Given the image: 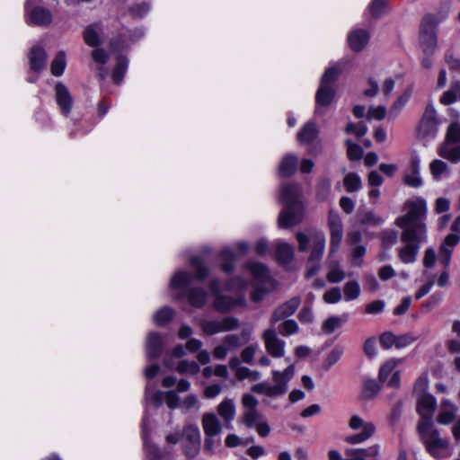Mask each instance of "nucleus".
<instances>
[{"label":"nucleus","mask_w":460,"mask_h":460,"mask_svg":"<svg viewBox=\"0 0 460 460\" xmlns=\"http://www.w3.org/2000/svg\"><path fill=\"white\" fill-rule=\"evenodd\" d=\"M252 329L244 328L241 333L228 334L224 337L223 342L226 345L230 351L237 349L239 347L248 343L252 339Z\"/></svg>","instance_id":"a878e982"},{"label":"nucleus","mask_w":460,"mask_h":460,"mask_svg":"<svg viewBox=\"0 0 460 460\" xmlns=\"http://www.w3.org/2000/svg\"><path fill=\"white\" fill-rule=\"evenodd\" d=\"M29 58L31 68L36 72L40 71L46 66L47 54L45 50L39 46H35L31 49Z\"/></svg>","instance_id":"7c9ffc66"},{"label":"nucleus","mask_w":460,"mask_h":460,"mask_svg":"<svg viewBox=\"0 0 460 460\" xmlns=\"http://www.w3.org/2000/svg\"><path fill=\"white\" fill-rule=\"evenodd\" d=\"M444 142L460 143V123L458 121L450 123Z\"/></svg>","instance_id":"603ef678"},{"label":"nucleus","mask_w":460,"mask_h":460,"mask_svg":"<svg viewBox=\"0 0 460 460\" xmlns=\"http://www.w3.org/2000/svg\"><path fill=\"white\" fill-rule=\"evenodd\" d=\"M219 258L221 260V270L226 273H230L234 269L235 256L229 247L221 250Z\"/></svg>","instance_id":"e433bc0d"},{"label":"nucleus","mask_w":460,"mask_h":460,"mask_svg":"<svg viewBox=\"0 0 460 460\" xmlns=\"http://www.w3.org/2000/svg\"><path fill=\"white\" fill-rule=\"evenodd\" d=\"M265 349L273 358H282L285 355L286 342L279 339L275 325L264 331L262 334Z\"/></svg>","instance_id":"f3484780"},{"label":"nucleus","mask_w":460,"mask_h":460,"mask_svg":"<svg viewBox=\"0 0 460 460\" xmlns=\"http://www.w3.org/2000/svg\"><path fill=\"white\" fill-rule=\"evenodd\" d=\"M348 425L352 430L362 429L360 432L347 436L344 438L345 442L351 445L362 444L367 441L376 432V426L373 422L365 421L363 418L357 414L350 417Z\"/></svg>","instance_id":"f8f14e48"},{"label":"nucleus","mask_w":460,"mask_h":460,"mask_svg":"<svg viewBox=\"0 0 460 460\" xmlns=\"http://www.w3.org/2000/svg\"><path fill=\"white\" fill-rule=\"evenodd\" d=\"M200 327L205 334L214 335L237 329L239 327V320L232 316L216 320H202Z\"/></svg>","instance_id":"dca6fc26"},{"label":"nucleus","mask_w":460,"mask_h":460,"mask_svg":"<svg viewBox=\"0 0 460 460\" xmlns=\"http://www.w3.org/2000/svg\"><path fill=\"white\" fill-rule=\"evenodd\" d=\"M301 187L297 183H288L282 186L279 200L285 208L279 216V226L288 228L298 224L302 219L303 208L299 201Z\"/></svg>","instance_id":"20e7f679"},{"label":"nucleus","mask_w":460,"mask_h":460,"mask_svg":"<svg viewBox=\"0 0 460 460\" xmlns=\"http://www.w3.org/2000/svg\"><path fill=\"white\" fill-rule=\"evenodd\" d=\"M397 238L398 234L394 230L384 231L382 235L383 247L385 249H389L390 247L396 243Z\"/></svg>","instance_id":"0e129e2a"},{"label":"nucleus","mask_w":460,"mask_h":460,"mask_svg":"<svg viewBox=\"0 0 460 460\" xmlns=\"http://www.w3.org/2000/svg\"><path fill=\"white\" fill-rule=\"evenodd\" d=\"M403 181L406 185L412 188H420L422 186L423 181L419 172L407 173L404 176Z\"/></svg>","instance_id":"338daca9"},{"label":"nucleus","mask_w":460,"mask_h":460,"mask_svg":"<svg viewBox=\"0 0 460 460\" xmlns=\"http://www.w3.org/2000/svg\"><path fill=\"white\" fill-rule=\"evenodd\" d=\"M149 420L146 415L142 420V437L144 450L148 460H159L162 457L159 448L153 445L148 438Z\"/></svg>","instance_id":"4be33fe9"},{"label":"nucleus","mask_w":460,"mask_h":460,"mask_svg":"<svg viewBox=\"0 0 460 460\" xmlns=\"http://www.w3.org/2000/svg\"><path fill=\"white\" fill-rule=\"evenodd\" d=\"M429 388V379L427 374H422L415 382L414 385V394L416 396L428 394L427 390Z\"/></svg>","instance_id":"052dcab7"},{"label":"nucleus","mask_w":460,"mask_h":460,"mask_svg":"<svg viewBox=\"0 0 460 460\" xmlns=\"http://www.w3.org/2000/svg\"><path fill=\"white\" fill-rule=\"evenodd\" d=\"M262 420V415L257 409L246 410L243 414V423L248 428L255 427Z\"/></svg>","instance_id":"09e8293b"},{"label":"nucleus","mask_w":460,"mask_h":460,"mask_svg":"<svg viewBox=\"0 0 460 460\" xmlns=\"http://www.w3.org/2000/svg\"><path fill=\"white\" fill-rule=\"evenodd\" d=\"M437 406L435 397L429 394H424L417 396V411L420 415V421L427 419L432 420L433 412Z\"/></svg>","instance_id":"aec40b11"},{"label":"nucleus","mask_w":460,"mask_h":460,"mask_svg":"<svg viewBox=\"0 0 460 460\" xmlns=\"http://www.w3.org/2000/svg\"><path fill=\"white\" fill-rule=\"evenodd\" d=\"M164 400L166 405L170 409H176L181 406L180 397L175 391H168L164 393Z\"/></svg>","instance_id":"774afa93"},{"label":"nucleus","mask_w":460,"mask_h":460,"mask_svg":"<svg viewBox=\"0 0 460 460\" xmlns=\"http://www.w3.org/2000/svg\"><path fill=\"white\" fill-rule=\"evenodd\" d=\"M345 278V272L338 264L333 265L327 274V279L331 283H339Z\"/></svg>","instance_id":"bf43d9fd"},{"label":"nucleus","mask_w":460,"mask_h":460,"mask_svg":"<svg viewBox=\"0 0 460 460\" xmlns=\"http://www.w3.org/2000/svg\"><path fill=\"white\" fill-rule=\"evenodd\" d=\"M343 184L348 192H355L361 189L362 181L358 174L349 172L344 177Z\"/></svg>","instance_id":"a19ab883"},{"label":"nucleus","mask_w":460,"mask_h":460,"mask_svg":"<svg viewBox=\"0 0 460 460\" xmlns=\"http://www.w3.org/2000/svg\"><path fill=\"white\" fill-rule=\"evenodd\" d=\"M164 398V393L152 390L149 385H146L145 393V400L146 403H150L157 408L163 403Z\"/></svg>","instance_id":"49530a36"},{"label":"nucleus","mask_w":460,"mask_h":460,"mask_svg":"<svg viewBox=\"0 0 460 460\" xmlns=\"http://www.w3.org/2000/svg\"><path fill=\"white\" fill-rule=\"evenodd\" d=\"M174 315V311L168 306H164L156 311L153 316L154 323L162 326L170 322Z\"/></svg>","instance_id":"79ce46f5"},{"label":"nucleus","mask_w":460,"mask_h":460,"mask_svg":"<svg viewBox=\"0 0 460 460\" xmlns=\"http://www.w3.org/2000/svg\"><path fill=\"white\" fill-rule=\"evenodd\" d=\"M164 346L163 337L157 332H151L146 338V355L149 360L157 358Z\"/></svg>","instance_id":"393cba45"},{"label":"nucleus","mask_w":460,"mask_h":460,"mask_svg":"<svg viewBox=\"0 0 460 460\" xmlns=\"http://www.w3.org/2000/svg\"><path fill=\"white\" fill-rule=\"evenodd\" d=\"M334 90L332 86L320 84L316 93L315 100L317 106H328L334 97Z\"/></svg>","instance_id":"c9c22d12"},{"label":"nucleus","mask_w":460,"mask_h":460,"mask_svg":"<svg viewBox=\"0 0 460 460\" xmlns=\"http://www.w3.org/2000/svg\"><path fill=\"white\" fill-rule=\"evenodd\" d=\"M258 349V343H254L245 347L241 352L242 360L247 364H252L253 362V358Z\"/></svg>","instance_id":"e2e57ef3"},{"label":"nucleus","mask_w":460,"mask_h":460,"mask_svg":"<svg viewBox=\"0 0 460 460\" xmlns=\"http://www.w3.org/2000/svg\"><path fill=\"white\" fill-rule=\"evenodd\" d=\"M388 0H372L368 5V11L373 17H379L383 14Z\"/></svg>","instance_id":"13d9d810"},{"label":"nucleus","mask_w":460,"mask_h":460,"mask_svg":"<svg viewBox=\"0 0 460 460\" xmlns=\"http://www.w3.org/2000/svg\"><path fill=\"white\" fill-rule=\"evenodd\" d=\"M202 428L205 436H219L222 424L215 413L207 412L202 417Z\"/></svg>","instance_id":"c85d7f7f"},{"label":"nucleus","mask_w":460,"mask_h":460,"mask_svg":"<svg viewBox=\"0 0 460 460\" xmlns=\"http://www.w3.org/2000/svg\"><path fill=\"white\" fill-rule=\"evenodd\" d=\"M438 155L453 164L460 161V142H443L438 147Z\"/></svg>","instance_id":"bb28decb"},{"label":"nucleus","mask_w":460,"mask_h":460,"mask_svg":"<svg viewBox=\"0 0 460 460\" xmlns=\"http://www.w3.org/2000/svg\"><path fill=\"white\" fill-rule=\"evenodd\" d=\"M341 70L337 66H332L328 67L322 76L321 84L332 86V84L338 78Z\"/></svg>","instance_id":"5fc2aeb1"},{"label":"nucleus","mask_w":460,"mask_h":460,"mask_svg":"<svg viewBox=\"0 0 460 460\" xmlns=\"http://www.w3.org/2000/svg\"><path fill=\"white\" fill-rule=\"evenodd\" d=\"M379 445H372L367 448H347L346 460H379Z\"/></svg>","instance_id":"a211bd4d"},{"label":"nucleus","mask_w":460,"mask_h":460,"mask_svg":"<svg viewBox=\"0 0 460 460\" xmlns=\"http://www.w3.org/2000/svg\"><path fill=\"white\" fill-rule=\"evenodd\" d=\"M369 32L365 29H355L348 35L349 48L355 51H361L369 41Z\"/></svg>","instance_id":"b1692460"},{"label":"nucleus","mask_w":460,"mask_h":460,"mask_svg":"<svg viewBox=\"0 0 460 460\" xmlns=\"http://www.w3.org/2000/svg\"><path fill=\"white\" fill-rule=\"evenodd\" d=\"M439 120L432 102H429L417 125V137L422 141L435 139L438 132Z\"/></svg>","instance_id":"1a4fd4ad"},{"label":"nucleus","mask_w":460,"mask_h":460,"mask_svg":"<svg viewBox=\"0 0 460 460\" xmlns=\"http://www.w3.org/2000/svg\"><path fill=\"white\" fill-rule=\"evenodd\" d=\"M190 266L195 270V275L181 270L176 271L170 279L169 288L172 291H178L174 296L176 300L187 297L190 305L200 308L207 302L208 293L203 288H189V285L194 278L203 281L208 277L209 270L200 256L192 257Z\"/></svg>","instance_id":"f257e3e1"},{"label":"nucleus","mask_w":460,"mask_h":460,"mask_svg":"<svg viewBox=\"0 0 460 460\" xmlns=\"http://www.w3.org/2000/svg\"><path fill=\"white\" fill-rule=\"evenodd\" d=\"M128 60L124 56H119L117 59V64L112 71V80L115 84H119L122 82L126 71L128 69Z\"/></svg>","instance_id":"ea45409f"},{"label":"nucleus","mask_w":460,"mask_h":460,"mask_svg":"<svg viewBox=\"0 0 460 460\" xmlns=\"http://www.w3.org/2000/svg\"><path fill=\"white\" fill-rule=\"evenodd\" d=\"M175 370L181 375H196L199 372V366L195 361L181 360L174 367Z\"/></svg>","instance_id":"c03bdc74"},{"label":"nucleus","mask_w":460,"mask_h":460,"mask_svg":"<svg viewBox=\"0 0 460 460\" xmlns=\"http://www.w3.org/2000/svg\"><path fill=\"white\" fill-rule=\"evenodd\" d=\"M66 66V54L64 51H59L51 63L50 70L53 75L59 76L64 73Z\"/></svg>","instance_id":"a18cd8bd"},{"label":"nucleus","mask_w":460,"mask_h":460,"mask_svg":"<svg viewBox=\"0 0 460 460\" xmlns=\"http://www.w3.org/2000/svg\"><path fill=\"white\" fill-rule=\"evenodd\" d=\"M344 298L346 301H351L358 298L360 295V287L359 284L351 280L345 284L343 288Z\"/></svg>","instance_id":"de8ad7c7"},{"label":"nucleus","mask_w":460,"mask_h":460,"mask_svg":"<svg viewBox=\"0 0 460 460\" xmlns=\"http://www.w3.org/2000/svg\"><path fill=\"white\" fill-rule=\"evenodd\" d=\"M346 133L354 134L357 137H363L367 131V127L364 122L349 123L345 128Z\"/></svg>","instance_id":"6e6d98bb"},{"label":"nucleus","mask_w":460,"mask_h":460,"mask_svg":"<svg viewBox=\"0 0 460 460\" xmlns=\"http://www.w3.org/2000/svg\"><path fill=\"white\" fill-rule=\"evenodd\" d=\"M298 158L294 154H287L280 161L278 173L280 177H289L293 175L297 167Z\"/></svg>","instance_id":"c756f323"},{"label":"nucleus","mask_w":460,"mask_h":460,"mask_svg":"<svg viewBox=\"0 0 460 460\" xmlns=\"http://www.w3.org/2000/svg\"><path fill=\"white\" fill-rule=\"evenodd\" d=\"M298 331V324L295 320H286L279 326V332L283 336H290Z\"/></svg>","instance_id":"4d7b16f0"},{"label":"nucleus","mask_w":460,"mask_h":460,"mask_svg":"<svg viewBox=\"0 0 460 460\" xmlns=\"http://www.w3.org/2000/svg\"><path fill=\"white\" fill-rule=\"evenodd\" d=\"M301 300L298 296H294L277 307L270 318V325H275L279 321L292 315L298 306Z\"/></svg>","instance_id":"6ab92c4d"},{"label":"nucleus","mask_w":460,"mask_h":460,"mask_svg":"<svg viewBox=\"0 0 460 460\" xmlns=\"http://www.w3.org/2000/svg\"><path fill=\"white\" fill-rule=\"evenodd\" d=\"M248 282L241 277L230 279L225 285V290L237 294L235 298L222 295L223 289L217 279H213L209 283V289L215 296L214 308L219 313H228L236 307H243L246 305L245 291Z\"/></svg>","instance_id":"f03ea898"},{"label":"nucleus","mask_w":460,"mask_h":460,"mask_svg":"<svg viewBox=\"0 0 460 460\" xmlns=\"http://www.w3.org/2000/svg\"><path fill=\"white\" fill-rule=\"evenodd\" d=\"M55 95L56 102L61 112L65 115L69 114L73 105V98L66 86L61 83L57 84L55 87Z\"/></svg>","instance_id":"5701e85b"},{"label":"nucleus","mask_w":460,"mask_h":460,"mask_svg":"<svg viewBox=\"0 0 460 460\" xmlns=\"http://www.w3.org/2000/svg\"><path fill=\"white\" fill-rule=\"evenodd\" d=\"M295 367L288 366L283 372L273 370L272 380L274 385L267 382H261L253 385L251 387L252 392L258 394H264L267 397H279L284 395L288 391V384L293 378Z\"/></svg>","instance_id":"423d86ee"},{"label":"nucleus","mask_w":460,"mask_h":460,"mask_svg":"<svg viewBox=\"0 0 460 460\" xmlns=\"http://www.w3.org/2000/svg\"><path fill=\"white\" fill-rule=\"evenodd\" d=\"M185 355V349L182 345H177L172 352L166 353L164 358V365L168 367L169 369H173L174 365L172 362V358H182Z\"/></svg>","instance_id":"3c124183"},{"label":"nucleus","mask_w":460,"mask_h":460,"mask_svg":"<svg viewBox=\"0 0 460 460\" xmlns=\"http://www.w3.org/2000/svg\"><path fill=\"white\" fill-rule=\"evenodd\" d=\"M182 448L188 458H193L199 453L200 431L197 425L187 424L182 431Z\"/></svg>","instance_id":"2eb2a0df"},{"label":"nucleus","mask_w":460,"mask_h":460,"mask_svg":"<svg viewBox=\"0 0 460 460\" xmlns=\"http://www.w3.org/2000/svg\"><path fill=\"white\" fill-rule=\"evenodd\" d=\"M102 28L99 24L89 25L84 31V42L90 47H96L100 43Z\"/></svg>","instance_id":"4c0bfd02"},{"label":"nucleus","mask_w":460,"mask_h":460,"mask_svg":"<svg viewBox=\"0 0 460 460\" xmlns=\"http://www.w3.org/2000/svg\"><path fill=\"white\" fill-rule=\"evenodd\" d=\"M402 362L401 359H389L386 361L379 370V380L381 382H385L389 375L394 371V369L397 367L398 364Z\"/></svg>","instance_id":"864d4df0"},{"label":"nucleus","mask_w":460,"mask_h":460,"mask_svg":"<svg viewBox=\"0 0 460 460\" xmlns=\"http://www.w3.org/2000/svg\"><path fill=\"white\" fill-rule=\"evenodd\" d=\"M346 145H347L348 157L350 160H358L362 157L363 150L358 144H355V143L351 142L350 140H347Z\"/></svg>","instance_id":"680f3d73"},{"label":"nucleus","mask_w":460,"mask_h":460,"mask_svg":"<svg viewBox=\"0 0 460 460\" xmlns=\"http://www.w3.org/2000/svg\"><path fill=\"white\" fill-rule=\"evenodd\" d=\"M412 91L413 87L410 85L400 96L397 97V99L394 101V102L393 103L389 110L390 117L395 118L402 112L405 105L410 101L412 94Z\"/></svg>","instance_id":"473e14b6"},{"label":"nucleus","mask_w":460,"mask_h":460,"mask_svg":"<svg viewBox=\"0 0 460 460\" xmlns=\"http://www.w3.org/2000/svg\"><path fill=\"white\" fill-rule=\"evenodd\" d=\"M313 246L306 263L305 278L311 279L320 270V262L325 250L326 238L322 231H317L312 235Z\"/></svg>","instance_id":"9b49d317"},{"label":"nucleus","mask_w":460,"mask_h":460,"mask_svg":"<svg viewBox=\"0 0 460 460\" xmlns=\"http://www.w3.org/2000/svg\"><path fill=\"white\" fill-rule=\"evenodd\" d=\"M380 391V386L375 379H366L363 383L362 396L364 399L370 400L376 396Z\"/></svg>","instance_id":"37998d69"},{"label":"nucleus","mask_w":460,"mask_h":460,"mask_svg":"<svg viewBox=\"0 0 460 460\" xmlns=\"http://www.w3.org/2000/svg\"><path fill=\"white\" fill-rule=\"evenodd\" d=\"M318 135L316 125L309 121L297 133V141L301 145H307L313 142Z\"/></svg>","instance_id":"72a5a7b5"},{"label":"nucleus","mask_w":460,"mask_h":460,"mask_svg":"<svg viewBox=\"0 0 460 460\" xmlns=\"http://www.w3.org/2000/svg\"><path fill=\"white\" fill-rule=\"evenodd\" d=\"M459 241L460 235L458 234H449L446 236L438 252L439 261L444 266L447 267L449 265L454 247Z\"/></svg>","instance_id":"412c9836"},{"label":"nucleus","mask_w":460,"mask_h":460,"mask_svg":"<svg viewBox=\"0 0 460 460\" xmlns=\"http://www.w3.org/2000/svg\"><path fill=\"white\" fill-rule=\"evenodd\" d=\"M417 432L420 440L424 445L428 454L439 460L451 456L453 450L447 437H442L439 430L435 428L433 420L427 419L419 421Z\"/></svg>","instance_id":"7ed1b4c3"},{"label":"nucleus","mask_w":460,"mask_h":460,"mask_svg":"<svg viewBox=\"0 0 460 460\" xmlns=\"http://www.w3.org/2000/svg\"><path fill=\"white\" fill-rule=\"evenodd\" d=\"M294 256V248L292 245L281 243L277 246L276 258L279 263L288 264L291 261Z\"/></svg>","instance_id":"58836bf2"},{"label":"nucleus","mask_w":460,"mask_h":460,"mask_svg":"<svg viewBox=\"0 0 460 460\" xmlns=\"http://www.w3.org/2000/svg\"><path fill=\"white\" fill-rule=\"evenodd\" d=\"M441 20L436 15H426L420 23V46L425 55H432L437 47L436 27Z\"/></svg>","instance_id":"9d476101"},{"label":"nucleus","mask_w":460,"mask_h":460,"mask_svg":"<svg viewBox=\"0 0 460 460\" xmlns=\"http://www.w3.org/2000/svg\"><path fill=\"white\" fill-rule=\"evenodd\" d=\"M217 412L225 420L226 427L228 428V424L231 423L235 417V405L234 400L229 398L223 400L217 406Z\"/></svg>","instance_id":"2f4dec72"},{"label":"nucleus","mask_w":460,"mask_h":460,"mask_svg":"<svg viewBox=\"0 0 460 460\" xmlns=\"http://www.w3.org/2000/svg\"><path fill=\"white\" fill-rule=\"evenodd\" d=\"M341 299V293L339 288H332L323 294V300L327 304H336Z\"/></svg>","instance_id":"69168bd1"},{"label":"nucleus","mask_w":460,"mask_h":460,"mask_svg":"<svg viewBox=\"0 0 460 460\" xmlns=\"http://www.w3.org/2000/svg\"><path fill=\"white\" fill-rule=\"evenodd\" d=\"M345 322V319H342L340 316H332L326 319L323 325L322 330L326 334L332 333L337 328H339L342 323Z\"/></svg>","instance_id":"8fccbe9b"},{"label":"nucleus","mask_w":460,"mask_h":460,"mask_svg":"<svg viewBox=\"0 0 460 460\" xmlns=\"http://www.w3.org/2000/svg\"><path fill=\"white\" fill-rule=\"evenodd\" d=\"M457 407L449 400H443L437 417V421L442 425L452 423L456 418Z\"/></svg>","instance_id":"cd10ccee"},{"label":"nucleus","mask_w":460,"mask_h":460,"mask_svg":"<svg viewBox=\"0 0 460 460\" xmlns=\"http://www.w3.org/2000/svg\"><path fill=\"white\" fill-rule=\"evenodd\" d=\"M404 209L406 213L396 218V226L402 229V231L404 229L416 230L422 226L424 234H427V228L424 223L428 211L426 199L421 197L408 199L404 203Z\"/></svg>","instance_id":"39448f33"},{"label":"nucleus","mask_w":460,"mask_h":460,"mask_svg":"<svg viewBox=\"0 0 460 460\" xmlns=\"http://www.w3.org/2000/svg\"><path fill=\"white\" fill-rule=\"evenodd\" d=\"M330 231L329 256L334 255L340 249L343 239V224L340 215L331 210L328 215Z\"/></svg>","instance_id":"4468645a"},{"label":"nucleus","mask_w":460,"mask_h":460,"mask_svg":"<svg viewBox=\"0 0 460 460\" xmlns=\"http://www.w3.org/2000/svg\"><path fill=\"white\" fill-rule=\"evenodd\" d=\"M33 0H26L24 4V19L28 25L47 27L53 20L52 13L49 9L33 5Z\"/></svg>","instance_id":"ddd939ff"},{"label":"nucleus","mask_w":460,"mask_h":460,"mask_svg":"<svg viewBox=\"0 0 460 460\" xmlns=\"http://www.w3.org/2000/svg\"><path fill=\"white\" fill-rule=\"evenodd\" d=\"M401 240L404 243L398 250V257L405 264L413 263L416 261L420 244L427 241V234H424L423 227L416 230L404 229L401 234Z\"/></svg>","instance_id":"0eeeda50"},{"label":"nucleus","mask_w":460,"mask_h":460,"mask_svg":"<svg viewBox=\"0 0 460 460\" xmlns=\"http://www.w3.org/2000/svg\"><path fill=\"white\" fill-rule=\"evenodd\" d=\"M244 268L253 278V290L251 293V298L253 302L258 303L272 288V280L269 276L268 269L261 263L250 261L245 264Z\"/></svg>","instance_id":"6e6552de"},{"label":"nucleus","mask_w":460,"mask_h":460,"mask_svg":"<svg viewBox=\"0 0 460 460\" xmlns=\"http://www.w3.org/2000/svg\"><path fill=\"white\" fill-rule=\"evenodd\" d=\"M429 171L433 179L437 181H441L443 178H447L450 175V169L447 164L439 159H434L429 164Z\"/></svg>","instance_id":"f704fd0d"}]
</instances>
